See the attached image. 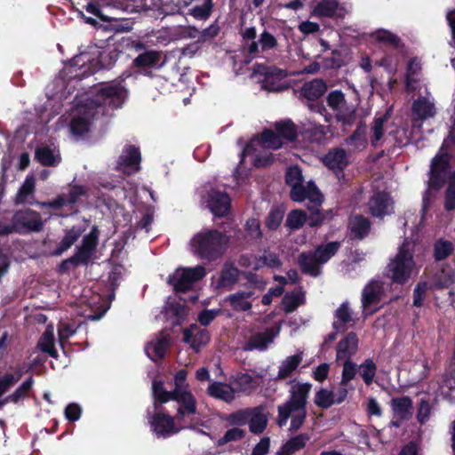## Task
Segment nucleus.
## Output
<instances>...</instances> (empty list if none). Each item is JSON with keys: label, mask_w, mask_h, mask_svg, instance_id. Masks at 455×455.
I'll list each match as a JSON object with an SVG mask.
<instances>
[{"label": "nucleus", "mask_w": 455, "mask_h": 455, "mask_svg": "<svg viewBox=\"0 0 455 455\" xmlns=\"http://www.w3.org/2000/svg\"><path fill=\"white\" fill-rule=\"evenodd\" d=\"M327 106L335 112V118L338 123L343 126H351L355 119V111L347 109L343 111V107L347 106L345 94L340 90L331 91L326 96Z\"/></svg>", "instance_id": "6e6552de"}, {"label": "nucleus", "mask_w": 455, "mask_h": 455, "mask_svg": "<svg viewBox=\"0 0 455 455\" xmlns=\"http://www.w3.org/2000/svg\"><path fill=\"white\" fill-rule=\"evenodd\" d=\"M127 46H130L138 54L132 62L133 73L152 77V69L160 67V52L148 50V45L140 41H131Z\"/></svg>", "instance_id": "423d86ee"}, {"label": "nucleus", "mask_w": 455, "mask_h": 455, "mask_svg": "<svg viewBox=\"0 0 455 455\" xmlns=\"http://www.w3.org/2000/svg\"><path fill=\"white\" fill-rule=\"evenodd\" d=\"M141 154L138 147L127 145L116 161V170L126 175L137 172L140 169Z\"/></svg>", "instance_id": "ddd939ff"}, {"label": "nucleus", "mask_w": 455, "mask_h": 455, "mask_svg": "<svg viewBox=\"0 0 455 455\" xmlns=\"http://www.w3.org/2000/svg\"><path fill=\"white\" fill-rule=\"evenodd\" d=\"M256 73L263 76V87L271 92L279 90V83L285 78V71L275 66L257 65Z\"/></svg>", "instance_id": "f3484780"}, {"label": "nucleus", "mask_w": 455, "mask_h": 455, "mask_svg": "<svg viewBox=\"0 0 455 455\" xmlns=\"http://www.w3.org/2000/svg\"><path fill=\"white\" fill-rule=\"evenodd\" d=\"M12 221L19 234L40 232L44 228L40 213L29 208L17 211L12 216Z\"/></svg>", "instance_id": "9d476101"}, {"label": "nucleus", "mask_w": 455, "mask_h": 455, "mask_svg": "<svg viewBox=\"0 0 455 455\" xmlns=\"http://www.w3.org/2000/svg\"><path fill=\"white\" fill-rule=\"evenodd\" d=\"M302 353L286 357L280 364L276 379H284L290 377L302 362Z\"/></svg>", "instance_id": "72a5a7b5"}, {"label": "nucleus", "mask_w": 455, "mask_h": 455, "mask_svg": "<svg viewBox=\"0 0 455 455\" xmlns=\"http://www.w3.org/2000/svg\"><path fill=\"white\" fill-rule=\"evenodd\" d=\"M332 398L333 391L321 388L315 395V403L322 409H328L334 404Z\"/></svg>", "instance_id": "5fc2aeb1"}, {"label": "nucleus", "mask_w": 455, "mask_h": 455, "mask_svg": "<svg viewBox=\"0 0 455 455\" xmlns=\"http://www.w3.org/2000/svg\"><path fill=\"white\" fill-rule=\"evenodd\" d=\"M341 248V242L333 241L316 246L315 251V256L317 258L320 264H325L328 262Z\"/></svg>", "instance_id": "7c9ffc66"}, {"label": "nucleus", "mask_w": 455, "mask_h": 455, "mask_svg": "<svg viewBox=\"0 0 455 455\" xmlns=\"http://www.w3.org/2000/svg\"><path fill=\"white\" fill-rule=\"evenodd\" d=\"M299 304V296L294 292H287L282 299L283 311L287 314L295 311Z\"/></svg>", "instance_id": "0e129e2a"}, {"label": "nucleus", "mask_w": 455, "mask_h": 455, "mask_svg": "<svg viewBox=\"0 0 455 455\" xmlns=\"http://www.w3.org/2000/svg\"><path fill=\"white\" fill-rule=\"evenodd\" d=\"M259 141L263 147L272 149H278L283 146V140H281L275 130L274 132L270 129H265L260 134Z\"/></svg>", "instance_id": "de8ad7c7"}, {"label": "nucleus", "mask_w": 455, "mask_h": 455, "mask_svg": "<svg viewBox=\"0 0 455 455\" xmlns=\"http://www.w3.org/2000/svg\"><path fill=\"white\" fill-rule=\"evenodd\" d=\"M253 291H239L226 297L225 301L228 302L233 310L236 312L249 311L252 304L248 300L253 296Z\"/></svg>", "instance_id": "b1692460"}, {"label": "nucleus", "mask_w": 455, "mask_h": 455, "mask_svg": "<svg viewBox=\"0 0 455 455\" xmlns=\"http://www.w3.org/2000/svg\"><path fill=\"white\" fill-rule=\"evenodd\" d=\"M100 230L93 226L91 231L82 240L81 245L77 246L75 253L86 264L90 262L99 243Z\"/></svg>", "instance_id": "a211bd4d"}, {"label": "nucleus", "mask_w": 455, "mask_h": 455, "mask_svg": "<svg viewBox=\"0 0 455 455\" xmlns=\"http://www.w3.org/2000/svg\"><path fill=\"white\" fill-rule=\"evenodd\" d=\"M343 361V369L339 385L347 387L348 383L355 379L358 371V365L354 363L352 359H344Z\"/></svg>", "instance_id": "3c124183"}, {"label": "nucleus", "mask_w": 455, "mask_h": 455, "mask_svg": "<svg viewBox=\"0 0 455 455\" xmlns=\"http://www.w3.org/2000/svg\"><path fill=\"white\" fill-rule=\"evenodd\" d=\"M170 347V340L167 336L161 335L156 341L148 343L146 353L153 360H162Z\"/></svg>", "instance_id": "bb28decb"}, {"label": "nucleus", "mask_w": 455, "mask_h": 455, "mask_svg": "<svg viewBox=\"0 0 455 455\" xmlns=\"http://www.w3.org/2000/svg\"><path fill=\"white\" fill-rule=\"evenodd\" d=\"M298 265L305 275L317 277L321 274V264L313 251L301 252L298 258Z\"/></svg>", "instance_id": "5701e85b"}, {"label": "nucleus", "mask_w": 455, "mask_h": 455, "mask_svg": "<svg viewBox=\"0 0 455 455\" xmlns=\"http://www.w3.org/2000/svg\"><path fill=\"white\" fill-rule=\"evenodd\" d=\"M87 266L76 253L73 256L62 260L58 267L57 272L60 275L68 274L71 267Z\"/></svg>", "instance_id": "4d7b16f0"}, {"label": "nucleus", "mask_w": 455, "mask_h": 455, "mask_svg": "<svg viewBox=\"0 0 455 455\" xmlns=\"http://www.w3.org/2000/svg\"><path fill=\"white\" fill-rule=\"evenodd\" d=\"M250 418L248 420L249 429L255 435L264 432L267 425V418L263 413V407L257 406L251 408Z\"/></svg>", "instance_id": "cd10ccee"}, {"label": "nucleus", "mask_w": 455, "mask_h": 455, "mask_svg": "<svg viewBox=\"0 0 455 455\" xmlns=\"http://www.w3.org/2000/svg\"><path fill=\"white\" fill-rule=\"evenodd\" d=\"M323 164L333 172L338 180L345 178L344 170L348 166L349 160L346 151L341 148L331 149L323 157Z\"/></svg>", "instance_id": "dca6fc26"}, {"label": "nucleus", "mask_w": 455, "mask_h": 455, "mask_svg": "<svg viewBox=\"0 0 455 455\" xmlns=\"http://www.w3.org/2000/svg\"><path fill=\"white\" fill-rule=\"evenodd\" d=\"M312 385L310 383H297L291 386L289 399L278 406L277 425L282 427L287 424L292 412L307 411V403Z\"/></svg>", "instance_id": "39448f33"}, {"label": "nucleus", "mask_w": 455, "mask_h": 455, "mask_svg": "<svg viewBox=\"0 0 455 455\" xmlns=\"http://www.w3.org/2000/svg\"><path fill=\"white\" fill-rule=\"evenodd\" d=\"M147 413L150 429L157 437L168 438L179 433L180 429L176 427L174 418L171 415L159 410L155 411L154 414L148 410Z\"/></svg>", "instance_id": "1a4fd4ad"}, {"label": "nucleus", "mask_w": 455, "mask_h": 455, "mask_svg": "<svg viewBox=\"0 0 455 455\" xmlns=\"http://www.w3.org/2000/svg\"><path fill=\"white\" fill-rule=\"evenodd\" d=\"M54 341L55 339L53 331L50 328H47L39 339L37 347L42 352L48 354L52 358L57 359L59 357V354L55 348Z\"/></svg>", "instance_id": "ea45409f"}, {"label": "nucleus", "mask_w": 455, "mask_h": 455, "mask_svg": "<svg viewBox=\"0 0 455 455\" xmlns=\"http://www.w3.org/2000/svg\"><path fill=\"white\" fill-rule=\"evenodd\" d=\"M307 215L300 209L291 210L285 220V227L291 231L300 229L307 222Z\"/></svg>", "instance_id": "37998d69"}, {"label": "nucleus", "mask_w": 455, "mask_h": 455, "mask_svg": "<svg viewBox=\"0 0 455 455\" xmlns=\"http://www.w3.org/2000/svg\"><path fill=\"white\" fill-rule=\"evenodd\" d=\"M284 211L279 207L273 208L267 214L265 225L269 230H276L283 219Z\"/></svg>", "instance_id": "603ef678"}, {"label": "nucleus", "mask_w": 455, "mask_h": 455, "mask_svg": "<svg viewBox=\"0 0 455 455\" xmlns=\"http://www.w3.org/2000/svg\"><path fill=\"white\" fill-rule=\"evenodd\" d=\"M359 374L366 386H371L377 373V365L372 359H365L358 366Z\"/></svg>", "instance_id": "a18cd8bd"}, {"label": "nucleus", "mask_w": 455, "mask_h": 455, "mask_svg": "<svg viewBox=\"0 0 455 455\" xmlns=\"http://www.w3.org/2000/svg\"><path fill=\"white\" fill-rule=\"evenodd\" d=\"M391 407L394 413L403 419H407L412 414V400L409 396L393 398Z\"/></svg>", "instance_id": "f704fd0d"}, {"label": "nucleus", "mask_w": 455, "mask_h": 455, "mask_svg": "<svg viewBox=\"0 0 455 455\" xmlns=\"http://www.w3.org/2000/svg\"><path fill=\"white\" fill-rule=\"evenodd\" d=\"M84 232V228L80 226H73L69 229H66L63 238L60 240V242L53 251L52 255H61L78 240V238L82 235Z\"/></svg>", "instance_id": "393cba45"}, {"label": "nucleus", "mask_w": 455, "mask_h": 455, "mask_svg": "<svg viewBox=\"0 0 455 455\" xmlns=\"http://www.w3.org/2000/svg\"><path fill=\"white\" fill-rule=\"evenodd\" d=\"M239 270L233 265L225 264L217 281L218 288H232L238 281Z\"/></svg>", "instance_id": "473e14b6"}, {"label": "nucleus", "mask_w": 455, "mask_h": 455, "mask_svg": "<svg viewBox=\"0 0 455 455\" xmlns=\"http://www.w3.org/2000/svg\"><path fill=\"white\" fill-rule=\"evenodd\" d=\"M285 182L291 187L298 186L303 183V175L301 170L298 166H291L287 169L285 173Z\"/></svg>", "instance_id": "bf43d9fd"}, {"label": "nucleus", "mask_w": 455, "mask_h": 455, "mask_svg": "<svg viewBox=\"0 0 455 455\" xmlns=\"http://www.w3.org/2000/svg\"><path fill=\"white\" fill-rule=\"evenodd\" d=\"M452 154L438 151L430 161L427 189L422 196V212H427L432 206L437 194L451 180Z\"/></svg>", "instance_id": "f03ea898"}, {"label": "nucleus", "mask_w": 455, "mask_h": 455, "mask_svg": "<svg viewBox=\"0 0 455 455\" xmlns=\"http://www.w3.org/2000/svg\"><path fill=\"white\" fill-rule=\"evenodd\" d=\"M455 251L454 243L443 237L436 239L432 247V256L435 262H440L451 257Z\"/></svg>", "instance_id": "a878e982"}, {"label": "nucleus", "mask_w": 455, "mask_h": 455, "mask_svg": "<svg viewBox=\"0 0 455 455\" xmlns=\"http://www.w3.org/2000/svg\"><path fill=\"white\" fill-rule=\"evenodd\" d=\"M207 393L210 396L226 403H231L235 399L234 389L229 385L223 382H213L210 384Z\"/></svg>", "instance_id": "c85d7f7f"}, {"label": "nucleus", "mask_w": 455, "mask_h": 455, "mask_svg": "<svg viewBox=\"0 0 455 455\" xmlns=\"http://www.w3.org/2000/svg\"><path fill=\"white\" fill-rule=\"evenodd\" d=\"M275 130L280 136L281 140H285L293 142L298 138L297 127L291 119L276 122Z\"/></svg>", "instance_id": "4c0bfd02"}, {"label": "nucleus", "mask_w": 455, "mask_h": 455, "mask_svg": "<svg viewBox=\"0 0 455 455\" xmlns=\"http://www.w3.org/2000/svg\"><path fill=\"white\" fill-rule=\"evenodd\" d=\"M178 403L179 408L176 418L183 419L186 415L196 413V398L190 391L184 393L183 396H180V400L178 402Z\"/></svg>", "instance_id": "e433bc0d"}, {"label": "nucleus", "mask_w": 455, "mask_h": 455, "mask_svg": "<svg viewBox=\"0 0 455 455\" xmlns=\"http://www.w3.org/2000/svg\"><path fill=\"white\" fill-rule=\"evenodd\" d=\"M195 4L188 10V13L197 20H206L212 13V0H191Z\"/></svg>", "instance_id": "a19ab883"}, {"label": "nucleus", "mask_w": 455, "mask_h": 455, "mask_svg": "<svg viewBox=\"0 0 455 455\" xmlns=\"http://www.w3.org/2000/svg\"><path fill=\"white\" fill-rule=\"evenodd\" d=\"M376 40L379 43L389 44L395 49H398L403 45L401 39L398 36L387 30L379 31L376 34Z\"/></svg>", "instance_id": "13d9d810"}, {"label": "nucleus", "mask_w": 455, "mask_h": 455, "mask_svg": "<svg viewBox=\"0 0 455 455\" xmlns=\"http://www.w3.org/2000/svg\"><path fill=\"white\" fill-rule=\"evenodd\" d=\"M259 43L261 48V52L274 50L278 45L276 38L267 30H264L259 35Z\"/></svg>", "instance_id": "680f3d73"}, {"label": "nucleus", "mask_w": 455, "mask_h": 455, "mask_svg": "<svg viewBox=\"0 0 455 455\" xmlns=\"http://www.w3.org/2000/svg\"><path fill=\"white\" fill-rule=\"evenodd\" d=\"M412 114L418 120L423 121L434 116L435 108L426 98H419L412 103Z\"/></svg>", "instance_id": "c9c22d12"}, {"label": "nucleus", "mask_w": 455, "mask_h": 455, "mask_svg": "<svg viewBox=\"0 0 455 455\" xmlns=\"http://www.w3.org/2000/svg\"><path fill=\"white\" fill-rule=\"evenodd\" d=\"M251 408L238 410L227 417V421L232 426H243L248 423Z\"/></svg>", "instance_id": "6e6d98bb"}, {"label": "nucleus", "mask_w": 455, "mask_h": 455, "mask_svg": "<svg viewBox=\"0 0 455 455\" xmlns=\"http://www.w3.org/2000/svg\"><path fill=\"white\" fill-rule=\"evenodd\" d=\"M34 378L29 376L13 393L4 398V402L17 403L28 396L34 385Z\"/></svg>", "instance_id": "c03bdc74"}, {"label": "nucleus", "mask_w": 455, "mask_h": 455, "mask_svg": "<svg viewBox=\"0 0 455 455\" xmlns=\"http://www.w3.org/2000/svg\"><path fill=\"white\" fill-rule=\"evenodd\" d=\"M309 435L303 433L290 438L278 451V455H293L302 450L309 441Z\"/></svg>", "instance_id": "c756f323"}, {"label": "nucleus", "mask_w": 455, "mask_h": 455, "mask_svg": "<svg viewBox=\"0 0 455 455\" xmlns=\"http://www.w3.org/2000/svg\"><path fill=\"white\" fill-rule=\"evenodd\" d=\"M88 189L83 185H70L68 195H58L54 199L40 204L43 208H51L53 210H60L64 206H73L79 201L82 196H87Z\"/></svg>", "instance_id": "9b49d317"}, {"label": "nucleus", "mask_w": 455, "mask_h": 455, "mask_svg": "<svg viewBox=\"0 0 455 455\" xmlns=\"http://www.w3.org/2000/svg\"><path fill=\"white\" fill-rule=\"evenodd\" d=\"M414 247L410 239L405 238L399 246L395 257L388 263L387 276L394 283L403 285L411 278L415 266Z\"/></svg>", "instance_id": "20e7f679"}, {"label": "nucleus", "mask_w": 455, "mask_h": 455, "mask_svg": "<svg viewBox=\"0 0 455 455\" xmlns=\"http://www.w3.org/2000/svg\"><path fill=\"white\" fill-rule=\"evenodd\" d=\"M36 188V181L33 176H28L20 188L16 197H15V204H24L28 197L35 192Z\"/></svg>", "instance_id": "09e8293b"}, {"label": "nucleus", "mask_w": 455, "mask_h": 455, "mask_svg": "<svg viewBox=\"0 0 455 455\" xmlns=\"http://www.w3.org/2000/svg\"><path fill=\"white\" fill-rule=\"evenodd\" d=\"M290 198L293 202L301 203L308 200L307 205L321 206L323 202V196L314 181L293 186L290 192Z\"/></svg>", "instance_id": "f8f14e48"}, {"label": "nucleus", "mask_w": 455, "mask_h": 455, "mask_svg": "<svg viewBox=\"0 0 455 455\" xmlns=\"http://www.w3.org/2000/svg\"><path fill=\"white\" fill-rule=\"evenodd\" d=\"M454 283L453 275L444 271L436 274L434 278L433 287L437 290L449 288Z\"/></svg>", "instance_id": "69168bd1"}, {"label": "nucleus", "mask_w": 455, "mask_h": 455, "mask_svg": "<svg viewBox=\"0 0 455 455\" xmlns=\"http://www.w3.org/2000/svg\"><path fill=\"white\" fill-rule=\"evenodd\" d=\"M447 183L443 205L447 212H451L455 210V170L452 172L451 180Z\"/></svg>", "instance_id": "864d4df0"}, {"label": "nucleus", "mask_w": 455, "mask_h": 455, "mask_svg": "<svg viewBox=\"0 0 455 455\" xmlns=\"http://www.w3.org/2000/svg\"><path fill=\"white\" fill-rule=\"evenodd\" d=\"M227 243L226 235L213 228L196 234L191 240V246L194 254L199 259L214 261L223 255Z\"/></svg>", "instance_id": "7ed1b4c3"}, {"label": "nucleus", "mask_w": 455, "mask_h": 455, "mask_svg": "<svg viewBox=\"0 0 455 455\" xmlns=\"http://www.w3.org/2000/svg\"><path fill=\"white\" fill-rule=\"evenodd\" d=\"M339 8L338 0H321L312 11V15L317 18H334Z\"/></svg>", "instance_id": "2f4dec72"}, {"label": "nucleus", "mask_w": 455, "mask_h": 455, "mask_svg": "<svg viewBox=\"0 0 455 455\" xmlns=\"http://www.w3.org/2000/svg\"><path fill=\"white\" fill-rule=\"evenodd\" d=\"M384 292L383 283L378 280H371L362 291V306L363 308L370 307L373 304L380 302Z\"/></svg>", "instance_id": "4be33fe9"}, {"label": "nucleus", "mask_w": 455, "mask_h": 455, "mask_svg": "<svg viewBox=\"0 0 455 455\" xmlns=\"http://www.w3.org/2000/svg\"><path fill=\"white\" fill-rule=\"evenodd\" d=\"M205 202L212 213L219 218L227 216L231 208V199L225 191L210 190Z\"/></svg>", "instance_id": "2eb2a0df"}, {"label": "nucleus", "mask_w": 455, "mask_h": 455, "mask_svg": "<svg viewBox=\"0 0 455 455\" xmlns=\"http://www.w3.org/2000/svg\"><path fill=\"white\" fill-rule=\"evenodd\" d=\"M152 395L154 398V411H158L161 404L171 401L169 391L164 388V382L162 380H153Z\"/></svg>", "instance_id": "79ce46f5"}, {"label": "nucleus", "mask_w": 455, "mask_h": 455, "mask_svg": "<svg viewBox=\"0 0 455 455\" xmlns=\"http://www.w3.org/2000/svg\"><path fill=\"white\" fill-rule=\"evenodd\" d=\"M206 275L205 267L196 265L193 267H179L169 275L167 283L172 286L176 294L186 293L191 291L196 283Z\"/></svg>", "instance_id": "0eeeda50"}, {"label": "nucleus", "mask_w": 455, "mask_h": 455, "mask_svg": "<svg viewBox=\"0 0 455 455\" xmlns=\"http://www.w3.org/2000/svg\"><path fill=\"white\" fill-rule=\"evenodd\" d=\"M371 229V220L362 214H356L348 220L347 230L351 241H363L369 235Z\"/></svg>", "instance_id": "6ab92c4d"}, {"label": "nucleus", "mask_w": 455, "mask_h": 455, "mask_svg": "<svg viewBox=\"0 0 455 455\" xmlns=\"http://www.w3.org/2000/svg\"><path fill=\"white\" fill-rule=\"evenodd\" d=\"M274 338L275 333L271 329H267L265 332H258L249 339L247 343L248 348L265 350L268 344L273 342Z\"/></svg>", "instance_id": "58836bf2"}, {"label": "nucleus", "mask_w": 455, "mask_h": 455, "mask_svg": "<svg viewBox=\"0 0 455 455\" xmlns=\"http://www.w3.org/2000/svg\"><path fill=\"white\" fill-rule=\"evenodd\" d=\"M307 207L310 212V215L307 220L308 226L311 228L320 227L324 220V216L320 212L321 206H315L313 204L312 205H307Z\"/></svg>", "instance_id": "e2e57ef3"}, {"label": "nucleus", "mask_w": 455, "mask_h": 455, "mask_svg": "<svg viewBox=\"0 0 455 455\" xmlns=\"http://www.w3.org/2000/svg\"><path fill=\"white\" fill-rule=\"evenodd\" d=\"M431 411L432 406L429 401L426 398H421L419 403L416 416L417 420L419 422V424L423 425L428 421Z\"/></svg>", "instance_id": "052dcab7"}, {"label": "nucleus", "mask_w": 455, "mask_h": 455, "mask_svg": "<svg viewBox=\"0 0 455 455\" xmlns=\"http://www.w3.org/2000/svg\"><path fill=\"white\" fill-rule=\"evenodd\" d=\"M326 91V83L323 79L315 78L302 84L299 96L308 101H315L322 98Z\"/></svg>", "instance_id": "412c9836"}, {"label": "nucleus", "mask_w": 455, "mask_h": 455, "mask_svg": "<svg viewBox=\"0 0 455 455\" xmlns=\"http://www.w3.org/2000/svg\"><path fill=\"white\" fill-rule=\"evenodd\" d=\"M132 72L124 71L117 80L102 87L100 91L99 100H88L79 108L78 115L71 120L70 131L74 135H84L90 130L92 122L97 118L99 113L103 109V105L108 104L112 108H121L128 91L122 84L123 82L132 76Z\"/></svg>", "instance_id": "f257e3e1"}, {"label": "nucleus", "mask_w": 455, "mask_h": 455, "mask_svg": "<svg viewBox=\"0 0 455 455\" xmlns=\"http://www.w3.org/2000/svg\"><path fill=\"white\" fill-rule=\"evenodd\" d=\"M35 159L44 166H56L59 160L48 147H39L36 149Z\"/></svg>", "instance_id": "49530a36"}, {"label": "nucleus", "mask_w": 455, "mask_h": 455, "mask_svg": "<svg viewBox=\"0 0 455 455\" xmlns=\"http://www.w3.org/2000/svg\"><path fill=\"white\" fill-rule=\"evenodd\" d=\"M359 339L355 332L347 333L336 346V361L352 359L358 351Z\"/></svg>", "instance_id": "aec40b11"}, {"label": "nucleus", "mask_w": 455, "mask_h": 455, "mask_svg": "<svg viewBox=\"0 0 455 455\" xmlns=\"http://www.w3.org/2000/svg\"><path fill=\"white\" fill-rule=\"evenodd\" d=\"M282 265L283 263L276 253L266 251L264 254L259 257L256 266L254 267V270H259L264 266L272 269H279Z\"/></svg>", "instance_id": "8fccbe9b"}, {"label": "nucleus", "mask_w": 455, "mask_h": 455, "mask_svg": "<svg viewBox=\"0 0 455 455\" xmlns=\"http://www.w3.org/2000/svg\"><path fill=\"white\" fill-rule=\"evenodd\" d=\"M393 200L387 191L375 192L368 202L369 213L378 219H384L385 216L393 212Z\"/></svg>", "instance_id": "4468645a"}, {"label": "nucleus", "mask_w": 455, "mask_h": 455, "mask_svg": "<svg viewBox=\"0 0 455 455\" xmlns=\"http://www.w3.org/2000/svg\"><path fill=\"white\" fill-rule=\"evenodd\" d=\"M427 282H419L416 284L413 290V306L417 307H420L423 305L426 293L427 291Z\"/></svg>", "instance_id": "338daca9"}, {"label": "nucleus", "mask_w": 455, "mask_h": 455, "mask_svg": "<svg viewBox=\"0 0 455 455\" xmlns=\"http://www.w3.org/2000/svg\"><path fill=\"white\" fill-rule=\"evenodd\" d=\"M244 435V430L238 427H233L226 431L224 435L219 440V444L223 445L232 441H239L243 439Z\"/></svg>", "instance_id": "774afa93"}]
</instances>
